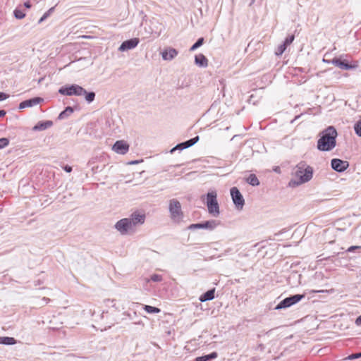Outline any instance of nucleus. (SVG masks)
Returning <instances> with one entry per match:
<instances>
[{
    "instance_id": "obj_1",
    "label": "nucleus",
    "mask_w": 361,
    "mask_h": 361,
    "mask_svg": "<svg viewBox=\"0 0 361 361\" xmlns=\"http://www.w3.org/2000/svg\"><path fill=\"white\" fill-rule=\"evenodd\" d=\"M145 214L137 210L128 217L118 221L114 225V228L121 235H131L136 232L137 227L145 224Z\"/></svg>"
},
{
    "instance_id": "obj_2",
    "label": "nucleus",
    "mask_w": 361,
    "mask_h": 361,
    "mask_svg": "<svg viewBox=\"0 0 361 361\" xmlns=\"http://www.w3.org/2000/svg\"><path fill=\"white\" fill-rule=\"evenodd\" d=\"M338 133L334 126H329L321 133V137L317 141V149L322 152H329L336 145Z\"/></svg>"
},
{
    "instance_id": "obj_3",
    "label": "nucleus",
    "mask_w": 361,
    "mask_h": 361,
    "mask_svg": "<svg viewBox=\"0 0 361 361\" xmlns=\"http://www.w3.org/2000/svg\"><path fill=\"white\" fill-rule=\"evenodd\" d=\"M59 92L61 94L68 96H85V99L88 103L92 102L95 98V93L94 92H88L83 87L75 84L68 87H62L59 90Z\"/></svg>"
},
{
    "instance_id": "obj_4",
    "label": "nucleus",
    "mask_w": 361,
    "mask_h": 361,
    "mask_svg": "<svg viewBox=\"0 0 361 361\" xmlns=\"http://www.w3.org/2000/svg\"><path fill=\"white\" fill-rule=\"evenodd\" d=\"M295 175L298 178V180H291L290 185H299L307 183L312 178L313 169L312 166H307L305 162L301 161L296 166Z\"/></svg>"
},
{
    "instance_id": "obj_5",
    "label": "nucleus",
    "mask_w": 361,
    "mask_h": 361,
    "mask_svg": "<svg viewBox=\"0 0 361 361\" xmlns=\"http://www.w3.org/2000/svg\"><path fill=\"white\" fill-rule=\"evenodd\" d=\"M169 211L172 221L175 223H180L183 219V212L181 204L176 199H171L169 204Z\"/></svg>"
},
{
    "instance_id": "obj_6",
    "label": "nucleus",
    "mask_w": 361,
    "mask_h": 361,
    "mask_svg": "<svg viewBox=\"0 0 361 361\" xmlns=\"http://www.w3.org/2000/svg\"><path fill=\"white\" fill-rule=\"evenodd\" d=\"M207 207L208 212L212 216L216 217L219 215V206L217 202V195L215 191L209 192L207 195Z\"/></svg>"
},
{
    "instance_id": "obj_7",
    "label": "nucleus",
    "mask_w": 361,
    "mask_h": 361,
    "mask_svg": "<svg viewBox=\"0 0 361 361\" xmlns=\"http://www.w3.org/2000/svg\"><path fill=\"white\" fill-rule=\"evenodd\" d=\"M305 297L304 294H296L290 295L281 300L275 307V310H281L290 307L298 303Z\"/></svg>"
},
{
    "instance_id": "obj_8",
    "label": "nucleus",
    "mask_w": 361,
    "mask_h": 361,
    "mask_svg": "<svg viewBox=\"0 0 361 361\" xmlns=\"http://www.w3.org/2000/svg\"><path fill=\"white\" fill-rule=\"evenodd\" d=\"M219 224L220 223L216 220H209L202 223L192 224L188 227V229H207L209 231H213L219 225Z\"/></svg>"
},
{
    "instance_id": "obj_9",
    "label": "nucleus",
    "mask_w": 361,
    "mask_h": 361,
    "mask_svg": "<svg viewBox=\"0 0 361 361\" xmlns=\"http://www.w3.org/2000/svg\"><path fill=\"white\" fill-rule=\"evenodd\" d=\"M231 195L235 207L241 210L245 204V200L240 190L236 187L231 188Z\"/></svg>"
},
{
    "instance_id": "obj_10",
    "label": "nucleus",
    "mask_w": 361,
    "mask_h": 361,
    "mask_svg": "<svg viewBox=\"0 0 361 361\" xmlns=\"http://www.w3.org/2000/svg\"><path fill=\"white\" fill-rule=\"evenodd\" d=\"M200 140V137L198 135L195 136L193 138H191L187 141L180 142L178 145H176L174 147H173L170 150V153H173L176 150L182 151L185 149H187L188 147H190L193 146L195 144H196Z\"/></svg>"
},
{
    "instance_id": "obj_11",
    "label": "nucleus",
    "mask_w": 361,
    "mask_h": 361,
    "mask_svg": "<svg viewBox=\"0 0 361 361\" xmlns=\"http://www.w3.org/2000/svg\"><path fill=\"white\" fill-rule=\"evenodd\" d=\"M331 168L339 173L345 171L349 166V163L340 159H332L331 161Z\"/></svg>"
},
{
    "instance_id": "obj_12",
    "label": "nucleus",
    "mask_w": 361,
    "mask_h": 361,
    "mask_svg": "<svg viewBox=\"0 0 361 361\" xmlns=\"http://www.w3.org/2000/svg\"><path fill=\"white\" fill-rule=\"evenodd\" d=\"M112 149L117 154L124 155L129 150V145L124 140H118L113 145Z\"/></svg>"
},
{
    "instance_id": "obj_13",
    "label": "nucleus",
    "mask_w": 361,
    "mask_h": 361,
    "mask_svg": "<svg viewBox=\"0 0 361 361\" xmlns=\"http://www.w3.org/2000/svg\"><path fill=\"white\" fill-rule=\"evenodd\" d=\"M331 63L342 70H352L357 67V64H350L346 60H341L338 58H334L331 60Z\"/></svg>"
},
{
    "instance_id": "obj_14",
    "label": "nucleus",
    "mask_w": 361,
    "mask_h": 361,
    "mask_svg": "<svg viewBox=\"0 0 361 361\" xmlns=\"http://www.w3.org/2000/svg\"><path fill=\"white\" fill-rule=\"evenodd\" d=\"M139 39L138 38H132L128 40H126L122 42L121 46L118 48V50L120 51H125L127 50H130L132 49H134L139 44Z\"/></svg>"
},
{
    "instance_id": "obj_15",
    "label": "nucleus",
    "mask_w": 361,
    "mask_h": 361,
    "mask_svg": "<svg viewBox=\"0 0 361 361\" xmlns=\"http://www.w3.org/2000/svg\"><path fill=\"white\" fill-rule=\"evenodd\" d=\"M43 99L42 97H33L30 99L25 100L20 103L19 109H23L27 107H32L39 104L40 102H43Z\"/></svg>"
},
{
    "instance_id": "obj_16",
    "label": "nucleus",
    "mask_w": 361,
    "mask_h": 361,
    "mask_svg": "<svg viewBox=\"0 0 361 361\" xmlns=\"http://www.w3.org/2000/svg\"><path fill=\"white\" fill-rule=\"evenodd\" d=\"M123 315L125 317L122 319H129L133 321V324L136 325H142L144 326V323L141 320H137L136 318L137 317L136 312H133V313L128 312H124L123 313Z\"/></svg>"
},
{
    "instance_id": "obj_17",
    "label": "nucleus",
    "mask_w": 361,
    "mask_h": 361,
    "mask_svg": "<svg viewBox=\"0 0 361 361\" xmlns=\"http://www.w3.org/2000/svg\"><path fill=\"white\" fill-rule=\"evenodd\" d=\"M178 54V51L173 48L165 49L161 53V56L164 60L170 61L175 58Z\"/></svg>"
},
{
    "instance_id": "obj_18",
    "label": "nucleus",
    "mask_w": 361,
    "mask_h": 361,
    "mask_svg": "<svg viewBox=\"0 0 361 361\" xmlns=\"http://www.w3.org/2000/svg\"><path fill=\"white\" fill-rule=\"evenodd\" d=\"M52 126L53 122L51 121H39L32 128V130L42 131L51 127Z\"/></svg>"
},
{
    "instance_id": "obj_19",
    "label": "nucleus",
    "mask_w": 361,
    "mask_h": 361,
    "mask_svg": "<svg viewBox=\"0 0 361 361\" xmlns=\"http://www.w3.org/2000/svg\"><path fill=\"white\" fill-rule=\"evenodd\" d=\"M195 63L197 66L205 68L208 66V60L202 54H197L195 56Z\"/></svg>"
},
{
    "instance_id": "obj_20",
    "label": "nucleus",
    "mask_w": 361,
    "mask_h": 361,
    "mask_svg": "<svg viewBox=\"0 0 361 361\" xmlns=\"http://www.w3.org/2000/svg\"><path fill=\"white\" fill-rule=\"evenodd\" d=\"M214 295H215V289L214 288L209 290L207 292H205L204 293H203L200 297V300L201 302H206V301L212 300L214 298Z\"/></svg>"
},
{
    "instance_id": "obj_21",
    "label": "nucleus",
    "mask_w": 361,
    "mask_h": 361,
    "mask_svg": "<svg viewBox=\"0 0 361 361\" xmlns=\"http://www.w3.org/2000/svg\"><path fill=\"white\" fill-rule=\"evenodd\" d=\"M73 113V109L71 106H67L63 111H61L58 118L59 120H63L65 118H67L68 116H70Z\"/></svg>"
},
{
    "instance_id": "obj_22",
    "label": "nucleus",
    "mask_w": 361,
    "mask_h": 361,
    "mask_svg": "<svg viewBox=\"0 0 361 361\" xmlns=\"http://www.w3.org/2000/svg\"><path fill=\"white\" fill-rule=\"evenodd\" d=\"M16 343V340L13 337H0V344L11 345Z\"/></svg>"
},
{
    "instance_id": "obj_23",
    "label": "nucleus",
    "mask_w": 361,
    "mask_h": 361,
    "mask_svg": "<svg viewBox=\"0 0 361 361\" xmlns=\"http://www.w3.org/2000/svg\"><path fill=\"white\" fill-rule=\"evenodd\" d=\"M247 182L252 186H257L259 185V181L255 174H250L247 178Z\"/></svg>"
},
{
    "instance_id": "obj_24",
    "label": "nucleus",
    "mask_w": 361,
    "mask_h": 361,
    "mask_svg": "<svg viewBox=\"0 0 361 361\" xmlns=\"http://www.w3.org/2000/svg\"><path fill=\"white\" fill-rule=\"evenodd\" d=\"M143 309L149 314H157L161 312L159 308L147 305H145Z\"/></svg>"
},
{
    "instance_id": "obj_25",
    "label": "nucleus",
    "mask_w": 361,
    "mask_h": 361,
    "mask_svg": "<svg viewBox=\"0 0 361 361\" xmlns=\"http://www.w3.org/2000/svg\"><path fill=\"white\" fill-rule=\"evenodd\" d=\"M163 280V276L160 274H152L149 279H146V282H149L150 281L154 282H160Z\"/></svg>"
},
{
    "instance_id": "obj_26",
    "label": "nucleus",
    "mask_w": 361,
    "mask_h": 361,
    "mask_svg": "<svg viewBox=\"0 0 361 361\" xmlns=\"http://www.w3.org/2000/svg\"><path fill=\"white\" fill-rule=\"evenodd\" d=\"M204 43V38L200 37L199 38L197 42L190 48V51H193L196 50L197 48L201 47Z\"/></svg>"
},
{
    "instance_id": "obj_27",
    "label": "nucleus",
    "mask_w": 361,
    "mask_h": 361,
    "mask_svg": "<svg viewBox=\"0 0 361 361\" xmlns=\"http://www.w3.org/2000/svg\"><path fill=\"white\" fill-rule=\"evenodd\" d=\"M54 7H51L46 13H44L41 18L38 20V24H40L44 21L50 16V14L54 12Z\"/></svg>"
},
{
    "instance_id": "obj_28",
    "label": "nucleus",
    "mask_w": 361,
    "mask_h": 361,
    "mask_svg": "<svg viewBox=\"0 0 361 361\" xmlns=\"http://www.w3.org/2000/svg\"><path fill=\"white\" fill-rule=\"evenodd\" d=\"M286 49V47L285 46V44H281L277 47V49L275 51V54L276 56H281L283 54V52L285 51Z\"/></svg>"
},
{
    "instance_id": "obj_29",
    "label": "nucleus",
    "mask_w": 361,
    "mask_h": 361,
    "mask_svg": "<svg viewBox=\"0 0 361 361\" xmlns=\"http://www.w3.org/2000/svg\"><path fill=\"white\" fill-rule=\"evenodd\" d=\"M13 14L15 18L17 19H23L25 16V13L19 9H15Z\"/></svg>"
},
{
    "instance_id": "obj_30",
    "label": "nucleus",
    "mask_w": 361,
    "mask_h": 361,
    "mask_svg": "<svg viewBox=\"0 0 361 361\" xmlns=\"http://www.w3.org/2000/svg\"><path fill=\"white\" fill-rule=\"evenodd\" d=\"M348 252H356L357 253H361V246L360 245H353L349 247L347 250Z\"/></svg>"
},
{
    "instance_id": "obj_31",
    "label": "nucleus",
    "mask_w": 361,
    "mask_h": 361,
    "mask_svg": "<svg viewBox=\"0 0 361 361\" xmlns=\"http://www.w3.org/2000/svg\"><path fill=\"white\" fill-rule=\"evenodd\" d=\"M354 130L359 137H361V121H357L354 126Z\"/></svg>"
},
{
    "instance_id": "obj_32",
    "label": "nucleus",
    "mask_w": 361,
    "mask_h": 361,
    "mask_svg": "<svg viewBox=\"0 0 361 361\" xmlns=\"http://www.w3.org/2000/svg\"><path fill=\"white\" fill-rule=\"evenodd\" d=\"M9 144V140L6 137L0 138V149L7 147Z\"/></svg>"
},
{
    "instance_id": "obj_33",
    "label": "nucleus",
    "mask_w": 361,
    "mask_h": 361,
    "mask_svg": "<svg viewBox=\"0 0 361 361\" xmlns=\"http://www.w3.org/2000/svg\"><path fill=\"white\" fill-rule=\"evenodd\" d=\"M294 39H295L294 35L288 36L285 39V40L283 42V44H285V46L287 47V46L290 45L293 42Z\"/></svg>"
},
{
    "instance_id": "obj_34",
    "label": "nucleus",
    "mask_w": 361,
    "mask_h": 361,
    "mask_svg": "<svg viewBox=\"0 0 361 361\" xmlns=\"http://www.w3.org/2000/svg\"><path fill=\"white\" fill-rule=\"evenodd\" d=\"M104 302L106 306H111V307H115L116 309H117L116 307V301H115V300L106 299Z\"/></svg>"
},
{
    "instance_id": "obj_35",
    "label": "nucleus",
    "mask_w": 361,
    "mask_h": 361,
    "mask_svg": "<svg viewBox=\"0 0 361 361\" xmlns=\"http://www.w3.org/2000/svg\"><path fill=\"white\" fill-rule=\"evenodd\" d=\"M195 361H209V356H207L206 355L197 357L195 358Z\"/></svg>"
},
{
    "instance_id": "obj_36",
    "label": "nucleus",
    "mask_w": 361,
    "mask_h": 361,
    "mask_svg": "<svg viewBox=\"0 0 361 361\" xmlns=\"http://www.w3.org/2000/svg\"><path fill=\"white\" fill-rule=\"evenodd\" d=\"M9 97V95L5 92H0V102L4 101Z\"/></svg>"
},
{
    "instance_id": "obj_37",
    "label": "nucleus",
    "mask_w": 361,
    "mask_h": 361,
    "mask_svg": "<svg viewBox=\"0 0 361 361\" xmlns=\"http://www.w3.org/2000/svg\"><path fill=\"white\" fill-rule=\"evenodd\" d=\"M361 357V353L352 354L349 356V359H357Z\"/></svg>"
},
{
    "instance_id": "obj_38",
    "label": "nucleus",
    "mask_w": 361,
    "mask_h": 361,
    "mask_svg": "<svg viewBox=\"0 0 361 361\" xmlns=\"http://www.w3.org/2000/svg\"><path fill=\"white\" fill-rule=\"evenodd\" d=\"M207 355L209 356V360H211L214 359V358H216L217 357V353H215V352H213V353H212L210 354H208Z\"/></svg>"
},
{
    "instance_id": "obj_39",
    "label": "nucleus",
    "mask_w": 361,
    "mask_h": 361,
    "mask_svg": "<svg viewBox=\"0 0 361 361\" xmlns=\"http://www.w3.org/2000/svg\"><path fill=\"white\" fill-rule=\"evenodd\" d=\"M63 169L67 173H70L72 171V167L71 166H68V165H66L64 167H63Z\"/></svg>"
},
{
    "instance_id": "obj_40",
    "label": "nucleus",
    "mask_w": 361,
    "mask_h": 361,
    "mask_svg": "<svg viewBox=\"0 0 361 361\" xmlns=\"http://www.w3.org/2000/svg\"><path fill=\"white\" fill-rule=\"evenodd\" d=\"M355 323L357 326H361V315L356 318Z\"/></svg>"
},
{
    "instance_id": "obj_41",
    "label": "nucleus",
    "mask_w": 361,
    "mask_h": 361,
    "mask_svg": "<svg viewBox=\"0 0 361 361\" xmlns=\"http://www.w3.org/2000/svg\"><path fill=\"white\" fill-rule=\"evenodd\" d=\"M43 283H44V281L42 280L38 279V280L34 281V285L35 286H39V285L42 284Z\"/></svg>"
},
{
    "instance_id": "obj_42",
    "label": "nucleus",
    "mask_w": 361,
    "mask_h": 361,
    "mask_svg": "<svg viewBox=\"0 0 361 361\" xmlns=\"http://www.w3.org/2000/svg\"><path fill=\"white\" fill-rule=\"evenodd\" d=\"M24 6L27 8H31L32 5L30 1H26L24 3Z\"/></svg>"
},
{
    "instance_id": "obj_43",
    "label": "nucleus",
    "mask_w": 361,
    "mask_h": 361,
    "mask_svg": "<svg viewBox=\"0 0 361 361\" xmlns=\"http://www.w3.org/2000/svg\"><path fill=\"white\" fill-rule=\"evenodd\" d=\"M6 114V111L5 110H0V118L4 117Z\"/></svg>"
},
{
    "instance_id": "obj_44",
    "label": "nucleus",
    "mask_w": 361,
    "mask_h": 361,
    "mask_svg": "<svg viewBox=\"0 0 361 361\" xmlns=\"http://www.w3.org/2000/svg\"><path fill=\"white\" fill-rule=\"evenodd\" d=\"M43 300H44L47 303L49 302L50 301V299L49 298H45L44 297L42 298Z\"/></svg>"
},
{
    "instance_id": "obj_45",
    "label": "nucleus",
    "mask_w": 361,
    "mask_h": 361,
    "mask_svg": "<svg viewBox=\"0 0 361 361\" xmlns=\"http://www.w3.org/2000/svg\"><path fill=\"white\" fill-rule=\"evenodd\" d=\"M137 163H139V161L135 160V161H130V164H137Z\"/></svg>"
},
{
    "instance_id": "obj_46",
    "label": "nucleus",
    "mask_w": 361,
    "mask_h": 361,
    "mask_svg": "<svg viewBox=\"0 0 361 361\" xmlns=\"http://www.w3.org/2000/svg\"><path fill=\"white\" fill-rule=\"evenodd\" d=\"M315 293H324L326 292V290H316Z\"/></svg>"
},
{
    "instance_id": "obj_47",
    "label": "nucleus",
    "mask_w": 361,
    "mask_h": 361,
    "mask_svg": "<svg viewBox=\"0 0 361 361\" xmlns=\"http://www.w3.org/2000/svg\"><path fill=\"white\" fill-rule=\"evenodd\" d=\"M324 62H326V63H330V61H328V60H325V59H323Z\"/></svg>"
}]
</instances>
